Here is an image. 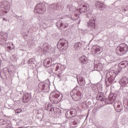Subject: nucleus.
<instances>
[{
	"label": "nucleus",
	"instance_id": "nucleus-23",
	"mask_svg": "<svg viewBox=\"0 0 128 128\" xmlns=\"http://www.w3.org/2000/svg\"><path fill=\"white\" fill-rule=\"evenodd\" d=\"M77 80L78 84L81 86H86V80L82 77H80L79 78H77Z\"/></svg>",
	"mask_w": 128,
	"mask_h": 128
},
{
	"label": "nucleus",
	"instance_id": "nucleus-14",
	"mask_svg": "<svg viewBox=\"0 0 128 128\" xmlns=\"http://www.w3.org/2000/svg\"><path fill=\"white\" fill-rule=\"evenodd\" d=\"M88 27L90 28V30L94 29L96 28V20H94V18L89 20L88 22Z\"/></svg>",
	"mask_w": 128,
	"mask_h": 128
},
{
	"label": "nucleus",
	"instance_id": "nucleus-25",
	"mask_svg": "<svg viewBox=\"0 0 128 128\" xmlns=\"http://www.w3.org/2000/svg\"><path fill=\"white\" fill-rule=\"evenodd\" d=\"M42 22L45 24H48L52 22V17L50 16H47L44 18Z\"/></svg>",
	"mask_w": 128,
	"mask_h": 128
},
{
	"label": "nucleus",
	"instance_id": "nucleus-45",
	"mask_svg": "<svg viewBox=\"0 0 128 128\" xmlns=\"http://www.w3.org/2000/svg\"><path fill=\"white\" fill-rule=\"evenodd\" d=\"M8 72V69H4L3 70V72H4L5 74H6V72Z\"/></svg>",
	"mask_w": 128,
	"mask_h": 128
},
{
	"label": "nucleus",
	"instance_id": "nucleus-24",
	"mask_svg": "<svg viewBox=\"0 0 128 128\" xmlns=\"http://www.w3.org/2000/svg\"><path fill=\"white\" fill-rule=\"evenodd\" d=\"M95 6L96 8H99L100 10V8H106V6L100 2H96Z\"/></svg>",
	"mask_w": 128,
	"mask_h": 128
},
{
	"label": "nucleus",
	"instance_id": "nucleus-13",
	"mask_svg": "<svg viewBox=\"0 0 128 128\" xmlns=\"http://www.w3.org/2000/svg\"><path fill=\"white\" fill-rule=\"evenodd\" d=\"M39 50L42 52V54H46L50 50V46L48 44L45 43L43 44L42 47L39 46Z\"/></svg>",
	"mask_w": 128,
	"mask_h": 128
},
{
	"label": "nucleus",
	"instance_id": "nucleus-48",
	"mask_svg": "<svg viewBox=\"0 0 128 128\" xmlns=\"http://www.w3.org/2000/svg\"><path fill=\"white\" fill-rule=\"evenodd\" d=\"M106 86H110V85H108V84H110V82H108V83H106Z\"/></svg>",
	"mask_w": 128,
	"mask_h": 128
},
{
	"label": "nucleus",
	"instance_id": "nucleus-38",
	"mask_svg": "<svg viewBox=\"0 0 128 128\" xmlns=\"http://www.w3.org/2000/svg\"><path fill=\"white\" fill-rule=\"evenodd\" d=\"M2 38H4L5 40H6L8 38V33H4V35H2Z\"/></svg>",
	"mask_w": 128,
	"mask_h": 128
},
{
	"label": "nucleus",
	"instance_id": "nucleus-34",
	"mask_svg": "<svg viewBox=\"0 0 128 128\" xmlns=\"http://www.w3.org/2000/svg\"><path fill=\"white\" fill-rule=\"evenodd\" d=\"M82 106L83 108H86L88 106V105L86 102H84L82 104Z\"/></svg>",
	"mask_w": 128,
	"mask_h": 128
},
{
	"label": "nucleus",
	"instance_id": "nucleus-3",
	"mask_svg": "<svg viewBox=\"0 0 128 128\" xmlns=\"http://www.w3.org/2000/svg\"><path fill=\"white\" fill-rule=\"evenodd\" d=\"M128 50V45L126 44H120L116 48V52L118 56H124Z\"/></svg>",
	"mask_w": 128,
	"mask_h": 128
},
{
	"label": "nucleus",
	"instance_id": "nucleus-50",
	"mask_svg": "<svg viewBox=\"0 0 128 128\" xmlns=\"http://www.w3.org/2000/svg\"><path fill=\"white\" fill-rule=\"evenodd\" d=\"M75 16H78V14H75Z\"/></svg>",
	"mask_w": 128,
	"mask_h": 128
},
{
	"label": "nucleus",
	"instance_id": "nucleus-7",
	"mask_svg": "<svg viewBox=\"0 0 128 128\" xmlns=\"http://www.w3.org/2000/svg\"><path fill=\"white\" fill-rule=\"evenodd\" d=\"M54 66L55 68L56 71L58 72V74H57L58 78H60L61 76L60 74H62V72L66 70V66L58 64H54Z\"/></svg>",
	"mask_w": 128,
	"mask_h": 128
},
{
	"label": "nucleus",
	"instance_id": "nucleus-4",
	"mask_svg": "<svg viewBox=\"0 0 128 128\" xmlns=\"http://www.w3.org/2000/svg\"><path fill=\"white\" fill-rule=\"evenodd\" d=\"M68 40H60L57 44L58 48L62 52H66L68 50Z\"/></svg>",
	"mask_w": 128,
	"mask_h": 128
},
{
	"label": "nucleus",
	"instance_id": "nucleus-2",
	"mask_svg": "<svg viewBox=\"0 0 128 128\" xmlns=\"http://www.w3.org/2000/svg\"><path fill=\"white\" fill-rule=\"evenodd\" d=\"M36 91L38 92H48L50 91V85L44 82H40L38 86L36 88Z\"/></svg>",
	"mask_w": 128,
	"mask_h": 128
},
{
	"label": "nucleus",
	"instance_id": "nucleus-51",
	"mask_svg": "<svg viewBox=\"0 0 128 128\" xmlns=\"http://www.w3.org/2000/svg\"><path fill=\"white\" fill-rule=\"evenodd\" d=\"M3 20H6V18H4L3 19Z\"/></svg>",
	"mask_w": 128,
	"mask_h": 128
},
{
	"label": "nucleus",
	"instance_id": "nucleus-10",
	"mask_svg": "<svg viewBox=\"0 0 128 128\" xmlns=\"http://www.w3.org/2000/svg\"><path fill=\"white\" fill-rule=\"evenodd\" d=\"M56 26L58 30H64V28H66L68 27V24L63 23L62 21L59 20L56 22Z\"/></svg>",
	"mask_w": 128,
	"mask_h": 128
},
{
	"label": "nucleus",
	"instance_id": "nucleus-43",
	"mask_svg": "<svg viewBox=\"0 0 128 128\" xmlns=\"http://www.w3.org/2000/svg\"><path fill=\"white\" fill-rule=\"evenodd\" d=\"M108 118H112L114 116V114L112 112L108 113Z\"/></svg>",
	"mask_w": 128,
	"mask_h": 128
},
{
	"label": "nucleus",
	"instance_id": "nucleus-5",
	"mask_svg": "<svg viewBox=\"0 0 128 128\" xmlns=\"http://www.w3.org/2000/svg\"><path fill=\"white\" fill-rule=\"evenodd\" d=\"M34 12L40 14H44L46 12V6L42 3L37 4L34 9Z\"/></svg>",
	"mask_w": 128,
	"mask_h": 128
},
{
	"label": "nucleus",
	"instance_id": "nucleus-15",
	"mask_svg": "<svg viewBox=\"0 0 128 128\" xmlns=\"http://www.w3.org/2000/svg\"><path fill=\"white\" fill-rule=\"evenodd\" d=\"M116 100V96H114V95H109L108 98L105 100V104H112L114 102V101Z\"/></svg>",
	"mask_w": 128,
	"mask_h": 128
},
{
	"label": "nucleus",
	"instance_id": "nucleus-49",
	"mask_svg": "<svg viewBox=\"0 0 128 128\" xmlns=\"http://www.w3.org/2000/svg\"><path fill=\"white\" fill-rule=\"evenodd\" d=\"M88 106H90V104H92V102L88 101V102L87 106H88Z\"/></svg>",
	"mask_w": 128,
	"mask_h": 128
},
{
	"label": "nucleus",
	"instance_id": "nucleus-46",
	"mask_svg": "<svg viewBox=\"0 0 128 128\" xmlns=\"http://www.w3.org/2000/svg\"><path fill=\"white\" fill-rule=\"evenodd\" d=\"M53 112H54V114H56V108H54V110H53Z\"/></svg>",
	"mask_w": 128,
	"mask_h": 128
},
{
	"label": "nucleus",
	"instance_id": "nucleus-8",
	"mask_svg": "<svg viewBox=\"0 0 128 128\" xmlns=\"http://www.w3.org/2000/svg\"><path fill=\"white\" fill-rule=\"evenodd\" d=\"M66 118H71L76 116V108H71L70 110L67 111L65 114Z\"/></svg>",
	"mask_w": 128,
	"mask_h": 128
},
{
	"label": "nucleus",
	"instance_id": "nucleus-54",
	"mask_svg": "<svg viewBox=\"0 0 128 128\" xmlns=\"http://www.w3.org/2000/svg\"><path fill=\"white\" fill-rule=\"evenodd\" d=\"M72 20H74V18H72Z\"/></svg>",
	"mask_w": 128,
	"mask_h": 128
},
{
	"label": "nucleus",
	"instance_id": "nucleus-47",
	"mask_svg": "<svg viewBox=\"0 0 128 128\" xmlns=\"http://www.w3.org/2000/svg\"><path fill=\"white\" fill-rule=\"evenodd\" d=\"M54 108L52 106L51 108H50V112H54Z\"/></svg>",
	"mask_w": 128,
	"mask_h": 128
},
{
	"label": "nucleus",
	"instance_id": "nucleus-42",
	"mask_svg": "<svg viewBox=\"0 0 128 128\" xmlns=\"http://www.w3.org/2000/svg\"><path fill=\"white\" fill-rule=\"evenodd\" d=\"M52 108V105L50 104H49L47 105V109H46V110H50Z\"/></svg>",
	"mask_w": 128,
	"mask_h": 128
},
{
	"label": "nucleus",
	"instance_id": "nucleus-28",
	"mask_svg": "<svg viewBox=\"0 0 128 128\" xmlns=\"http://www.w3.org/2000/svg\"><path fill=\"white\" fill-rule=\"evenodd\" d=\"M74 48L76 50H80L82 48V43L80 42H76L74 44Z\"/></svg>",
	"mask_w": 128,
	"mask_h": 128
},
{
	"label": "nucleus",
	"instance_id": "nucleus-9",
	"mask_svg": "<svg viewBox=\"0 0 128 128\" xmlns=\"http://www.w3.org/2000/svg\"><path fill=\"white\" fill-rule=\"evenodd\" d=\"M114 110L118 112H120L122 110V102L120 100H116L114 102Z\"/></svg>",
	"mask_w": 128,
	"mask_h": 128
},
{
	"label": "nucleus",
	"instance_id": "nucleus-52",
	"mask_svg": "<svg viewBox=\"0 0 128 128\" xmlns=\"http://www.w3.org/2000/svg\"><path fill=\"white\" fill-rule=\"evenodd\" d=\"M70 18H72V16H70V17H69Z\"/></svg>",
	"mask_w": 128,
	"mask_h": 128
},
{
	"label": "nucleus",
	"instance_id": "nucleus-31",
	"mask_svg": "<svg viewBox=\"0 0 128 128\" xmlns=\"http://www.w3.org/2000/svg\"><path fill=\"white\" fill-rule=\"evenodd\" d=\"M121 124H122L123 126H126V124H128V118H123L122 120Z\"/></svg>",
	"mask_w": 128,
	"mask_h": 128
},
{
	"label": "nucleus",
	"instance_id": "nucleus-22",
	"mask_svg": "<svg viewBox=\"0 0 128 128\" xmlns=\"http://www.w3.org/2000/svg\"><path fill=\"white\" fill-rule=\"evenodd\" d=\"M44 64L46 68H50L52 64V59L50 58L45 59L44 62Z\"/></svg>",
	"mask_w": 128,
	"mask_h": 128
},
{
	"label": "nucleus",
	"instance_id": "nucleus-39",
	"mask_svg": "<svg viewBox=\"0 0 128 128\" xmlns=\"http://www.w3.org/2000/svg\"><path fill=\"white\" fill-rule=\"evenodd\" d=\"M6 122L4 120L1 119L0 120V125L6 124Z\"/></svg>",
	"mask_w": 128,
	"mask_h": 128
},
{
	"label": "nucleus",
	"instance_id": "nucleus-27",
	"mask_svg": "<svg viewBox=\"0 0 128 128\" xmlns=\"http://www.w3.org/2000/svg\"><path fill=\"white\" fill-rule=\"evenodd\" d=\"M70 122L72 126V124L74 126H77L78 122V119H76V117H74L73 118H70Z\"/></svg>",
	"mask_w": 128,
	"mask_h": 128
},
{
	"label": "nucleus",
	"instance_id": "nucleus-17",
	"mask_svg": "<svg viewBox=\"0 0 128 128\" xmlns=\"http://www.w3.org/2000/svg\"><path fill=\"white\" fill-rule=\"evenodd\" d=\"M86 88L89 92H91L92 90H94L96 88V84H92L90 82L86 85Z\"/></svg>",
	"mask_w": 128,
	"mask_h": 128
},
{
	"label": "nucleus",
	"instance_id": "nucleus-41",
	"mask_svg": "<svg viewBox=\"0 0 128 128\" xmlns=\"http://www.w3.org/2000/svg\"><path fill=\"white\" fill-rule=\"evenodd\" d=\"M124 108L127 110H128V100H127L126 102H124Z\"/></svg>",
	"mask_w": 128,
	"mask_h": 128
},
{
	"label": "nucleus",
	"instance_id": "nucleus-32",
	"mask_svg": "<svg viewBox=\"0 0 128 128\" xmlns=\"http://www.w3.org/2000/svg\"><path fill=\"white\" fill-rule=\"evenodd\" d=\"M8 45L9 44L10 46H8L7 47L8 50H12V48H14V43L12 42H8Z\"/></svg>",
	"mask_w": 128,
	"mask_h": 128
},
{
	"label": "nucleus",
	"instance_id": "nucleus-18",
	"mask_svg": "<svg viewBox=\"0 0 128 128\" xmlns=\"http://www.w3.org/2000/svg\"><path fill=\"white\" fill-rule=\"evenodd\" d=\"M106 98L104 96V94L102 92L98 93L96 96V100H100V102H104Z\"/></svg>",
	"mask_w": 128,
	"mask_h": 128
},
{
	"label": "nucleus",
	"instance_id": "nucleus-20",
	"mask_svg": "<svg viewBox=\"0 0 128 128\" xmlns=\"http://www.w3.org/2000/svg\"><path fill=\"white\" fill-rule=\"evenodd\" d=\"M90 10L86 5H82V8H79L78 10V12H79L80 14H82L83 12H86Z\"/></svg>",
	"mask_w": 128,
	"mask_h": 128
},
{
	"label": "nucleus",
	"instance_id": "nucleus-29",
	"mask_svg": "<svg viewBox=\"0 0 128 128\" xmlns=\"http://www.w3.org/2000/svg\"><path fill=\"white\" fill-rule=\"evenodd\" d=\"M34 62H36V60L34 58H30L28 61V64L30 66H34L33 64H34Z\"/></svg>",
	"mask_w": 128,
	"mask_h": 128
},
{
	"label": "nucleus",
	"instance_id": "nucleus-30",
	"mask_svg": "<svg viewBox=\"0 0 128 128\" xmlns=\"http://www.w3.org/2000/svg\"><path fill=\"white\" fill-rule=\"evenodd\" d=\"M114 78L112 76H110V78H108V80H106V84H108V82H109L108 86H110V84H112L114 80Z\"/></svg>",
	"mask_w": 128,
	"mask_h": 128
},
{
	"label": "nucleus",
	"instance_id": "nucleus-53",
	"mask_svg": "<svg viewBox=\"0 0 128 128\" xmlns=\"http://www.w3.org/2000/svg\"><path fill=\"white\" fill-rule=\"evenodd\" d=\"M8 12V11H6V12L7 13Z\"/></svg>",
	"mask_w": 128,
	"mask_h": 128
},
{
	"label": "nucleus",
	"instance_id": "nucleus-16",
	"mask_svg": "<svg viewBox=\"0 0 128 128\" xmlns=\"http://www.w3.org/2000/svg\"><path fill=\"white\" fill-rule=\"evenodd\" d=\"M94 70H98L100 72L102 70V64H100V62L96 63V62H94Z\"/></svg>",
	"mask_w": 128,
	"mask_h": 128
},
{
	"label": "nucleus",
	"instance_id": "nucleus-6",
	"mask_svg": "<svg viewBox=\"0 0 128 128\" xmlns=\"http://www.w3.org/2000/svg\"><path fill=\"white\" fill-rule=\"evenodd\" d=\"M71 96H72V98L75 101L80 100L82 96V93L78 90H76V89L74 88L70 92Z\"/></svg>",
	"mask_w": 128,
	"mask_h": 128
},
{
	"label": "nucleus",
	"instance_id": "nucleus-44",
	"mask_svg": "<svg viewBox=\"0 0 128 128\" xmlns=\"http://www.w3.org/2000/svg\"><path fill=\"white\" fill-rule=\"evenodd\" d=\"M50 103H48L46 104L44 106V110H46V109L48 108V106Z\"/></svg>",
	"mask_w": 128,
	"mask_h": 128
},
{
	"label": "nucleus",
	"instance_id": "nucleus-36",
	"mask_svg": "<svg viewBox=\"0 0 128 128\" xmlns=\"http://www.w3.org/2000/svg\"><path fill=\"white\" fill-rule=\"evenodd\" d=\"M87 16L90 20H92L94 18V14H92V13H89L87 14Z\"/></svg>",
	"mask_w": 128,
	"mask_h": 128
},
{
	"label": "nucleus",
	"instance_id": "nucleus-12",
	"mask_svg": "<svg viewBox=\"0 0 128 128\" xmlns=\"http://www.w3.org/2000/svg\"><path fill=\"white\" fill-rule=\"evenodd\" d=\"M91 52L92 54H98L102 52V47L98 46H94L92 48Z\"/></svg>",
	"mask_w": 128,
	"mask_h": 128
},
{
	"label": "nucleus",
	"instance_id": "nucleus-26",
	"mask_svg": "<svg viewBox=\"0 0 128 128\" xmlns=\"http://www.w3.org/2000/svg\"><path fill=\"white\" fill-rule=\"evenodd\" d=\"M80 62H81L82 64H86L88 62V58H86V56H81L80 58Z\"/></svg>",
	"mask_w": 128,
	"mask_h": 128
},
{
	"label": "nucleus",
	"instance_id": "nucleus-37",
	"mask_svg": "<svg viewBox=\"0 0 128 128\" xmlns=\"http://www.w3.org/2000/svg\"><path fill=\"white\" fill-rule=\"evenodd\" d=\"M68 8L70 12H74V10H72V5L69 4L68 6Z\"/></svg>",
	"mask_w": 128,
	"mask_h": 128
},
{
	"label": "nucleus",
	"instance_id": "nucleus-35",
	"mask_svg": "<svg viewBox=\"0 0 128 128\" xmlns=\"http://www.w3.org/2000/svg\"><path fill=\"white\" fill-rule=\"evenodd\" d=\"M51 8H53V10H58V7L56 4H53L51 5Z\"/></svg>",
	"mask_w": 128,
	"mask_h": 128
},
{
	"label": "nucleus",
	"instance_id": "nucleus-19",
	"mask_svg": "<svg viewBox=\"0 0 128 128\" xmlns=\"http://www.w3.org/2000/svg\"><path fill=\"white\" fill-rule=\"evenodd\" d=\"M22 98L23 102H28L30 100V98H32V96H30V94L28 93H26L23 96Z\"/></svg>",
	"mask_w": 128,
	"mask_h": 128
},
{
	"label": "nucleus",
	"instance_id": "nucleus-11",
	"mask_svg": "<svg viewBox=\"0 0 128 128\" xmlns=\"http://www.w3.org/2000/svg\"><path fill=\"white\" fill-rule=\"evenodd\" d=\"M0 8H4L6 10H10V4L8 2L4 0L0 3Z\"/></svg>",
	"mask_w": 128,
	"mask_h": 128
},
{
	"label": "nucleus",
	"instance_id": "nucleus-1",
	"mask_svg": "<svg viewBox=\"0 0 128 128\" xmlns=\"http://www.w3.org/2000/svg\"><path fill=\"white\" fill-rule=\"evenodd\" d=\"M49 98L52 103L56 104L62 100V94L58 91H54L50 94Z\"/></svg>",
	"mask_w": 128,
	"mask_h": 128
},
{
	"label": "nucleus",
	"instance_id": "nucleus-33",
	"mask_svg": "<svg viewBox=\"0 0 128 128\" xmlns=\"http://www.w3.org/2000/svg\"><path fill=\"white\" fill-rule=\"evenodd\" d=\"M119 68H123L126 66V64L124 62H121L118 64Z\"/></svg>",
	"mask_w": 128,
	"mask_h": 128
},
{
	"label": "nucleus",
	"instance_id": "nucleus-21",
	"mask_svg": "<svg viewBox=\"0 0 128 128\" xmlns=\"http://www.w3.org/2000/svg\"><path fill=\"white\" fill-rule=\"evenodd\" d=\"M120 83L121 86H122L123 88L126 86L128 84V78L126 77H124L121 79Z\"/></svg>",
	"mask_w": 128,
	"mask_h": 128
},
{
	"label": "nucleus",
	"instance_id": "nucleus-40",
	"mask_svg": "<svg viewBox=\"0 0 128 128\" xmlns=\"http://www.w3.org/2000/svg\"><path fill=\"white\" fill-rule=\"evenodd\" d=\"M20 112H22V109L21 108H18V109H16L15 110V113L16 114H20Z\"/></svg>",
	"mask_w": 128,
	"mask_h": 128
}]
</instances>
